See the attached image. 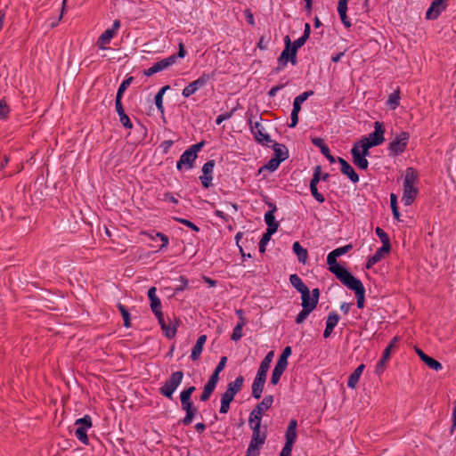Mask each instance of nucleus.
I'll use <instances>...</instances> for the list:
<instances>
[{
    "label": "nucleus",
    "mask_w": 456,
    "mask_h": 456,
    "mask_svg": "<svg viewBox=\"0 0 456 456\" xmlns=\"http://www.w3.org/2000/svg\"><path fill=\"white\" fill-rule=\"evenodd\" d=\"M418 175L413 167H408L405 170L403 180V194L402 201L405 206H410L414 201L419 193L418 188L415 186Z\"/></svg>",
    "instance_id": "obj_1"
},
{
    "label": "nucleus",
    "mask_w": 456,
    "mask_h": 456,
    "mask_svg": "<svg viewBox=\"0 0 456 456\" xmlns=\"http://www.w3.org/2000/svg\"><path fill=\"white\" fill-rule=\"evenodd\" d=\"M178 53L177 54H172L168 56L167 58H165L156 63H154L151 68L148 69H145L143 71V74L147 77H151L158 72H160L162 70H165L174 65L176 62L177 58H184L186 55V51L184 49V45L183 42H180L178 45Z\"/></svg>",
    "instance_id": "obj_2"
},
{
    "label": "nucleus",
    "mask_w": 456,
    "mask_h": 456,
    "mask_svg": "<svg viewBox=\"0 0 456 456\" xmlns=\"http://www.w3.org/2000/svg\"><path fill=\"white\" fill-rule=\"evenodd\" d=\"M183 379V372L177 370L173 372L170 377L159 387V393L168 399L173 398V395L176 388L180 386Z\"/></svg>",
    "instance_id": "obj_3"
},
{
    "label": "nucleus",
    "mask_w": 456,
    "mask_h": 456,
    "mask_svg": "<svg viewBox=\"0 0 456 456\" xmlns=\"http://www.w3.org/2000/svg\"><path fill=\"white\" fill-rule=\"evenodd\" d=\"M252 430L251 440L248 444L249 452L258 451L265 443L267 437L266 428H261L260 423H248Z\"/></svg>",
    "instance_id": "obj_4"
},
{
    "label": "nucleus",
    "mask_w": 456,
    "mask_h": 456,
    "mask_svg": "<svg viewBox=\"0 0 456 456\" xmlns=\"http://www.w3.org/2000/svg\"><path fill=\"white\" fill-rule=\"evenodd\" d=\"M215 76V73H206L203 72L200 77H199L196 80L191 82L188 86H186L182 92V95L184 98H188L193 94H195L198 90L204 87L208 82L212 79Z\"/></svg>",
    "instance_id": "obj_5"
},
{
    "label": "nucleus",
    "mask_w": 456,
    "mask_h": 456,
    "mask_svg": "<svg viewBox=\"0 0 456 456\" xmlns=\"http://www.w3.org/2000/svg\"><path fill=\"white\" fill-rule=\"evenodd\" d=\"M273 403V395H265L264 399L256 404L249 414L248 423H260L262 420L263 413L272 407Z\"/></svg>",
    "instance_id": "obj_6"
},
{
    "label": "nucleus",
    "mask_w": 456,
    "mask_h": 456,
    "mask_svg": "<svg viewBox=\"0 0 456 456\" xmlns=\"http://www.w3.org/2000/svg\"><path fill=\"white\" fill-rule=\"evenodd\" d=\"M410 134L407 132H401L395 139L389 143L388 150L393 156L402 154L408 144Z\"/></svg>",
    "instance_id": "obj_7"
},
{
    "label": "nucleus",
    "mask_w": 456,
    "mask_h": 456,
    "mask_svg": "<svg viewBox=\"0 0 456 456\" xmlns=\"http://www.w3.org/2000/svg\"><path fill=\"white\" fill-rule=\"evenodd\" d=\"M250 126V131L253 134L255 139L263 145H268L272 142L270 135L265 132V127L259 121L252 122L248 120Z\"/></svg>",
    "instance_id": "obj_8"
},
{
    "label": "nucleus",
    "mask_w": 456,
    "mask_h": 456,
    "mask_svg": "<svg viewBox=\"0 0 456 456\" xmlns=\"http://www.w3.org/2000/svg\"><path fill=\"white\" fill-rule=\"evenodd\" d=\"M329 270L346 287L358 280L338 263L332 267H329Z\"/></svg>",
    "instance_id": "obj_9"
},
{
    "label": "nucleus",
    "mask_w": 456,
    "mask_h": 456,
    "mask_svg": "<svg viewBox=\"0 0 456 456\" xmlns=\"http://www.w3.org/2000/svg\"><path fill=\"white\" fill-rule=\"evenodd\" d=\"M385 127L383 123L379 121H376L374 123V131L369 134L368 137H364L367 139L371 144L374 146L380 145L385 141Z\"/></svg>",
    "instance_id": "obj_10"
},
{
    "label": "nucleus",
    "mask_w": 456,
    "mask_h": 456,
    "mask_svg": "<svg viewBox=\"0 0 456 456\" xmlns=\"http://www.w3.org/2000/svg\"><path fill=\"white\" fill-rule=\"evenodd\" d=\"M119 28H120V20H115L112 27L110 28L106 29L100 36L98 42H97V44L99 45V48L105 49L104 45H107L110 42V40L118 33V30Z\"/></svg>",
    "instance_id": "obj_11"
},
{
    "label": "nucleus",
    "mask_w": 456,
    "mask_h": 456,
    "mask_svg": "<svg viewBox=\"0 0 456 456\" xmlns=\"http://www.w3.org/2000/svg\"><path fill=\"white\" fill-rule=\"evenodd\" d=\"M180 401H181L182 409L186 412L185 417L181 420V422L184 426H188L192 422L198 410L193 405V403L191 402V400H188V401L187 400H180Z\"/></svg>",
    "instance_id": "obj_12"
},
{
    "label": "nucleus",
    "mask_w": 456,
    "mask_h": 456,
    "mask_svg": "<svg viewBox=\"0 0 456 456\" xmlns=\"http://www.w3.org/2000/svg\"><path fill=\"white\" fill-rule=\"evenodd\" d=\"M215 167V160L211 159L206 162L202 167V175L200 177L202 186L209 188L213 180L212 173Z\"/></svg>",
    "instance_id": "obj_13"
},
{
    "label": "nucleus",
    "mask_w": 456,
    "mask_h": 456,
    "mask_svg": "<svg viewBox=\"0 0 456 456\" xmlns=\"http://www.w3.org/2000/svg\"><path fill=\"white\" fill-rule=\"evenodd\" d=\"M297 420L290 419V421L288 425L287 430H286V434H285L286 442H285L283 448L292 450L293 444L297 439Z\"/></svg>",
    "instance_id": "obj_14"
},
{
    "label": "nucleus",
    "mask_w": 456,
    "mask_h": 456,
    "mask_svg": "<svg viewBox=\"0 0 456 456\" xmlns=\"http://www.w3.org/2000/svg\"><path fill=\"white\" fill-rule=\"evenodd\" d=\"M446 0H433L426 12V18L428 20L436 19L446 8Z\"/></svg>",
    "instance_id": "obj_15"
},
{
    "label": "nucleus",
    "mask_w": 456,
    "mask_h": 456,
    "mask_svg": "<svg viewBox=\"0 0 456 456\" xmlns=\"http://www.w3.org/2000/svg\"><path fill=\"white\" fill-rule=\"evenodd\" d=\"M285 42V49L281 52L280 57L278 58V67L275 69V72L281 71L286 65L288 61H290V49H291V42L289 36H286L284 38Z\"/></svg>",
    "instance_id": "obj_16"
},
{
    "label": "nucleus",
    "mask_w": 456,
    "mask_h": 456,
    "mask_svg": "<svg viewBox=\"0 0 456 456\" xmlns=\"http://www.w3.org/2000/svg\"><path fill=\"white\" fill-rule=\"evenodd\" d=\"M197 159V155H194V151H191L189 149L186 150L180 157L177 161L176 167L178 170H182L183 166H185L187 169H191L193 164Z\"/></svg>",
    "instance_id": "obj_17"
},
{
    "label": "nucleus",
    "mask_w": 456,
    "mask_h": 456,
    "mask_svg": "<svg viewBox=\"0 0 456 456\" xmlns=\"http://www.w3.org/2000/svg\"><path fill=\"white\" fill-rule=\"evenodd\" d=\"M338 162L341 165L340 171L343 175H346L354 183L359 182V175L346 159L338 157Z\"/></svg>",
    "instance_id": "obj_18"
},
{
    "label": "nucleus",
    "mask_w": 456,
    "mask_h": 456,
    "mask_svg": "<svg viewBox=\"0 0 456 456\" xmlns=\"http://www.w3.org/2000/svg\"><path fill=\"white\" fill-rule=\"evenodd\" d=\"M347 288L354 291L355 297L357 299V307L363 308L365 289H364L362 281L358 279L355 281H354L352 284H350Z\"/></svg>",
    "instance_id": "obj_19"
},
{
    "label": "nucleus",
    "mask_w": 456,
    "mask_h": 456,
    "mask_svg": "<svg viewBox=\"0 0 456 456\" xmlns=\"http://www.w3.org/2000/svg\"><path fill=\"white\" fill-rule=\"evenodd\" d=\"M265 380H266L265 374L256 373V376L252 384V396L254 398L259 399L261 397L262 392L264 389V386L265 384Z\"/></svg>",
    "instance_id": "obj_20"
},
{
    "label": "nucleus",
    "mask_w": 456,
    "mask_h": 456,
    "mask_svg": "<svg viewBox=\"0 0 456 456\" xmlns=\"http://www.w3.org/2000/svg\"><path fill=\"white\" fill-rule=\"evenodd\" d=\"M354 164L360 169L365 170L369 167V161L366 157L360 154V150L356 146H353L351 150Z\"/></svg>",
    "instance_id": "obj_21"
},
{
    "label": "nucleus",
    "mask_w": 456,
    "mask_h": 456,
    "mask_svg": "<svg viewBox=\"0 0 456 456\" xmlns=\"http://www.w3.org/2000/svg\"><path fill=\"white\" fill-rule=\"evenodd\" d=\"M339 321V316L337 312L332 311L329 314L327 321H326V328L323 332V338H327L330 336L333 331V329L338 324Z\"/></svg>",
    "instance_id": "obj_22"
},
{
    "label": "nucleus",
    "mask_w": 456,
    "mask_h": 456,
    "mask_svg": "<svg viewBox=\"0 0 456 456\" xmlns=\"http://www.w3.org/2000/svg\"><path fill=\"white\" fill-rule=\"evenodd\" d=\"M418 355L420 359L432 370L436 371L441 370L443 369L442 364L436 361V359L427 355L422 350L416 349Z\"/></svg>",
    "instance_id": "obj_23"
},
{
    "label": "nucleus",
    "mask_w": 456,
    "mask_h": 456,
    "mask_svg": "<svg viewBox=\"0 0 456 456\" xmlns=\"http://www.w3.org/2000/svg\"><path fill=\"white\" fill-rule=\"evenodd\" d=\"M156 292L157 289L155 287H151L148 290V297L151 300V309L153 312V314L161 311V302L160 299L158 297Z\"/></svg>",
    "instance_id": "obj_24"
},
{
    "label": "nucleus",
    "mask_w": 456,
    "mask_h": 456,
    "mask_svg": "<svg viewBox=\"0 0 456 456\" xmlns=\"http://www.w3.org/2000/svg\"><path fill=\"white\" fill-rule=\"evenodd\" d=\"M276 209H277L276 206H273V209H270L265 215V222L267 224V229L266 230L273 229L271 231L272 233L276 232L277 230H278V227H279V223L275 221L274 215H273L274 212L276 211Z\"/></svg>",
    "instance_id": "obj_25"
},
{
    "label": "nucleus",
    "mask_w": 456,
    "mask_h": 456,
    "mask_svg": "<svg viewBox=\"0 0 456 456\" xmlns=\"http://www.w3.org/2000/svg\"><path fill=\"white\" fill-rule=\"evenodd\" d=\"M364 368H365L364 364H362V363L360 364L354 370V371L349 376L348 380H347L348 387L353 388V389L356 387Z\"/></svg>",
    "instance_id": "obj_26"
},
{
    "label": "nucleus",
    "mask_w": 456,
    "mask_h": 456,
    "mask_svg": "<svg viewBox=\"0 0 456 456\" xmlns=\"http://www.w3.org/2000/svg\"><path fill=\"white\" fill-rule=\"evenodd\" d=\"M306 41H307V39L302 36L299 38H297V40H295L293 42L292 45L290 46L291 47V49H290V62L293 65H295L297 63V52L298 48L302 47L305 44Z\"/></svg>",
    "instance_id": "obj_27"
},
{
    "label": "nucleus",
    "mask_w": 456,
    "mask_h": 456,
    "mask_svg": "<svg viewBox=\"0 0 456 456\" xmlns=\"http://www.w3.org/2000/svg\"><path fill=\"white\" fill-rule=\"evenodd\" d=\"M178 323V320L174 318L173 321H169V323H167V325L161 329L167 338H172L175 336Z\"/></svg>",
    "instance_id": "obj_28"
},
{
    "label": "nucleus",
    "mask_w": 456,
    "mask_h": 456,
    "mask_svg": "<svg viewBox=\"0 0 456 456\" xmlns=\"http://www.w3.org/2000/svg\"><path fill=\"white\" fill-rule=\"evenodd\" d=\"M289 281L291 285L301 294L309 289L297 274H291L289 276Z\"/></svg>",
    "instance_id": "obj_29"
},
{
    "label": "nucleus",
    "mask_w": 456,
    "mask_h": 456,
    "mask_svg": "<svg viewBox=\"0 0 456 456\" xmlns=\"http://www.w3.org/2000/svg\"><path fill=\"white\" fill-rule=\"evenodd\" d=\"M390 354H391V346H387L383 352L381 359L377 363L376 372L378 374L381 373L384 370L386 362L388 361V359L390 357Z\"/></svg>",
    "instance_id": "obj_30"
},
{
    "label": "nucleus",
    "mask_w": 456,
    "mask_h": 456,
    "mask_svg": "<svg viewBox=\"0 0 456 456\" xmlns=\"http://www.w3.org/2000/svg\"><path fill=\"white\" fill-rule=\"evenodd\" d=\"M293 251L297 255V259L300 263L305 264L307 259V250L304 248L298 241L294 242Z\"/></svg>",
    "instance_id": "obj_31"
},
{
    "label": "nucleus",
    "mask_w": 456,
    "mask_h": 456,
    "mask_svg": "<svg viewBox=\"0 0 456 456\" xmlns=\"http://www.w3.org/2000/svg\"><path fill=\"white\" fill-rule=\"evenodd\" d=\"M354 146H356L357 149L360 150V154L363 155L365 157L370 155L369 150L371 147H374L373 144H371L367 139L362 138L360 141L354 143Z\"/></svg>",
    "instance_id": "obj_32"
},
{
    "label": "nucleus",
    "mask_w": 456,
    "mask_h": 456,
    "mask_svg": "<svg viewBox=\"0 0 456 456\" xmlns=\"http://www.w3.org/2000/svg\"><path fill=\"white\" fill-rule=\"evenodd\" d=\"M273 354H274L273 351H271L265 355V357L261 362L260 366L258 368V370H257L258 374H265V376L267 375V371L270 368V363L273 360Z\"/></svg>",
    "instance_id": "obj_33"
},
{
    "label": "nucleus",
    "mask_w": 456,
    "mask_h": 456,
    "mask_svg": "<svg viewBox=\"0 0 456 456\" xmlns=\"http://www.w3.org/2000/svg\"><path fill=\"white\" fill-rule=\"evenodd\" d=\"M273 148L275 155L274 159H281L282 162L288 158V150L283 144L275 142Z\"/></svg>",
    "instance_id": "obj_34"
},
{
    "label": "nucleus",
    "mask_w": 456,
    "mask_h": 456,
    "mask_svg": "<svg viewBox=\"0 0 456 456\" xmlns=\"http://www.w3.org/2000/svg\"><path fill=\"white\" fill-rule=\"evenodd\" d=\"M301 299H302L301 305H302L303 308H308V309H312V310L315 309L317 305H316V302L314 303V301L311 298L309 289H307L305 292L301 294Z\"/></svg>",
    "instance_id": "obj_35"
},
{
    "label": "nucleus",
    "mask_w": 456,
    "mask_h": 456,
    "mask_svg": "<svg viewBox=\"0 0 456 456\" xmlns=\"http://www.w3.org/2000/svg\"><path fill=\"white\" fill-rule=\"evenodd\" d=\"M314 94V91H306L294 99L293 107L301 110V104Z\"/></svg>",
    "instance_id": "obj_36"
},
{
    "label": "nucleus",
    "mask_w": 456,
    "mask_h": 456,
    "mask_svg": "<svg viewBox=\"0 0 456 456\" xmlns=\"http://www.w3.org/2000/svg\"><path fill=\"white\" fill-rule=\"evenodd\" d=\"M246 324H247V322H243V321L239 322L237 323V325L234 327L233 331L231 336L232 340L238 341L242 338V336H243L242 330Z\"/></svg>",
    "instance_id": "obj_37"
},
{
    "label": "nucleus",
    "mask_w": 456,
    "mask_h": 456,
    "mask_svg": "<svg viewBox=\"0 0 456 456\" xmlns=\"http://www.w3.org/2000/svg\"><path fill=\"white\" fill-rule=\"evenodd\" d=\"M387 104L392 110H395L400 104V91L396 90L392 93L387 100Z\"/></svg>",
    "instance_id": "obj_38"
},
{
    "label": "nucleus",
    "mask_w": 456,
    "mask_h": 456,
    "mask_svg": "<svg viewBox=\"0 0 456 456\" xmlns=\"http://www.w3.org/2000/svg\"><path fill=\"white\" fill-rule=\"evenodd\" d=\"M86 430L84 428L77 427L75 430V436L76 437L85 445H87L89 444V439L86 435Z\"/></svg>",
    "instance_id": "obj_39"
},
{
    "label": "nucleus",
    "mask_w": 456,
    "mask_h": 456,
    "mask_svg": "<svg viewBox=\"0 0 456 456\" xmlns=\"http://www.w3.org/2000/svg\"><path fill=\"white\" fill-rule=\"evenodd\" d=\"M244 382V378L242 376H238L234 381L229 382L227 387L232 388L236 394L240 392L242 388Z\"/></svg>",
    "instance_id": "obj_40"
},
{
    "label": "nucleus",
    "mask_w": 456,
    "mask_h": 456,
    "mask_svg": "<svg viewBox=\"0 0 456 456\" xmlns=\"http://www.w3.org/2000/svg\"><path fill=\"white\" fill-rule=\"evenodd\" d=\"M118 308L123 317L124 326L126 328H129L131 326V323H130V314H129L128 310L126 308L125 305H123L120 303L118 304Z\"/></svg>",
    "instance_id": "obj_41"
},
{
    "label": "nucleus",
    "mask_w": 456,
    "mask_h": 456,
    "mask_svg": "<svg viewBox=\"0 0 456 456\" xmlns=\"http://www.w3.org/2000/svg\"><path fill=\"white\" fill-rule=\"evenodd\" d=\"M271 230H266V232L263 234L262 239L259 241V251L264 253L265 251L266 244L271 240V237L273 233H272Z\"/></svg>",
    "instance_id": "obj_42"
},
{
    "label": "nucleus",
    "mask_w": 456,
    "mask_h": 456,
    "mask_svg": "<svg viewBox=\"0 0 456 456\" xmlns=\"http://www.w3.org/2000/svg\"><path fill=\"white\" fill-rule=\"evenodd\" d=\"M75 426L88 429L92 427V419L89 415H85L75 421Z\"/></svg>",
    "instance_id": "obj_43"
},
{
    "label": "nucleus",
    "mask_w": 456,
    "mask_h": 456,
    "mask_svg": "<svg viewBox=\"0 0 456 456\" xmlns=\"http://www.w3.org/2000/svg\"><path fill=\"white\" fill-rule=\"evenodd\" d=\"M281 163V159L273 158L267 162L266 165L262 167L259 171L261 172L263 169H266L269 170L270 172H273L278 168Z\"/></svg>",
    "instance_id": "obj_44"
},
{
    "label": "nucleus",
    "mask_w": 456,
    "mask_h": 456,
    "mask_svg": "<svg viewBox=\"0 0 456 456\" xmlns=\"http://www.w3.org/2000/svg\"><path fill=\"white\" fill-rule=\"evenodd\" d=\"M391 250V245H382L373 255L372 256L379 262L385 254H387Z\"/></svg>",
    "instance_id": "obj_45"
},
{
    "label": "nucleus",
    "mask_w": 456,
    "mask_h": 456,
    "mask_svg": "<svg viewBox=\"0 0 456 456\" xmlns=\"http://www.w3.org/2000/svg\"><path fill=\"white\" fill-rule=\"evenodd\" d=\"M215 389H216L215 386L207 383L204 386L203 392H202V394L200 395V400L202 402L208 401L209 399V397L211 396V395H212V393L214 392Z\"/></svg>",
    "instance_id": "obj_46"
},
{
    "label": "nucleus",
    "mask_w": 456,
    "mask_h": 456,
    "mask_svg": "<svg viewBox=\"0 0 456 456\" xmlns=\"http://www.w3.org/2000/svg\"><path fill=\"white\" fill-rule=\"evenodd\" d=\"M133 77H127L126 79H125L121 85L119 86L118 89V92H117V95H116V98H121L123 97V94L124 92L127 89V87L131 85L132 81H133Z\"/></svg>",
    "instance_id": "obj_47"
},
{
    "label": "nucleus",
    "mask_w": 456,
    "mask_h": 456,
    "mask_svg": "<svg viewBox=\"0 0 456 456\" xmlns=\"http://www.w3.org/2000/svg\"><path fill=\"white\" fill-rule=\"evenodd\" d=\"M148 236L152 240H155L156 238H159L162 244L159 248V249H162L164 248H167L168 246V242H169V240H168V237L167 235H165L164 233L162 232H156L154 235L153 234H148Z\"/></svg>",
    "instance_id": "obj_48"
},
{
    "label": "nucleus",
    "mask_w": 456,
    "mask_h": 456,
    "mask_svg": "<svg viewBox=\"0 0 456 456\" xmlns=\"http://www.w3.org/2000/svg\"><path fill=\"white\" fill-rule=\"evenodd\" d=\"M284 371H285V370L274 366V368L273 370V373H272L271 384L273 386L277 385Z\"/></svg>",
    "instance_id": "obj_49"
},
{
    "label": "nucleus",
    "mask_w": 456,
    "mask_h": 456,
    "mask_svg": "<svg viewBox=\"0 0 456 456\" xmlns=\"http://www.w3.org/2000/svg\"><path fill=\"white\" fill-rule=\"evenodd\" d=\"M375 232L378 235V237L380 239L382 245H391L390 239H389L387 233L383 229H381L380 227H377L375 229Z\"/></svg>",
    "instance_id": "obj_50"
},
{
    "label": "nucleus",
    "mask_w": 456,
    "mask_h": 456,
    "mask_svg": "<svg viewBox=\"0 0 456 456\" xmlns=\"http://www.w3.org/2000/svg\"><path fill=\"white\" fill-rule=\"evenodd\" d=\"M321 166H316L314 169L313 178L310 181L309 186H317L318 183L321 181Z\"/></svg>",
    "instance_id": "obj_51"
},
{
    "label": "nucleus",
    "mask_w": 456,
    "mask_h": 456,
    "mask_svg": "<svg viewBox=\"0 0 456 456\" xmlns=\"http://www.w3.org/2000/svg\"><path fill=\"white\" fill-rule=\"evenodd\" d=\"M314 310L308 309V308H303L301 312L297 314L296 317V322L297 324H300L305 322V320L308 317L310 313H312Z\"/></svg>",
    "instance_id": "obj_52"
},
{
    "label": "nucleus",
    "mask_w": 456,
    "mask_h": 456,
    "mask_svg": "<svg viewBox=\"0 0 456 456\" xmlns=\"http://www.w3.org/2000/svg\"><path fill=\"white\" fill-rule=\"evenodd\" d=\"M178 281L180 284L174 289L175 294H177L178 292L184 290L188 286V279L185 276L181 275Z\"/></svg>",
    "instance_id": "obj_53"
},
{
    "label": "nucleus",
    "mask_w": 456,
    "mask_h": 456,
    "mask_svg": "<svg viewBox=\"0 0 456 456\" xmlns=\"http://www.w3.org/2000/svg\"><path fill=\"white\" fill-rule=\"evenodd\" d=\"M353 248V246L351 244H347L343 247H339L334 250L331 251V253L335 254L337 257L341 256L342 255L346 254Z\"/></svg>",
    "instance_id": "obj_54"
},
{
    "label": "nucleus",
    "mask_w": 456,
    "mask_h": 456,
    "mask_svg": "<svg viewBox=\"0 0 456 456\" xmlns=\"http://www.w3.org/2000/svg\"><path fill=\"white\" fill-rule=\"evenodd\" d=\"M202 350H203V346L196 343L191 350V360L197 361L200 357Z\"/></svg>",
    "instance_id": "obj_55"
},
{
    "label": "nucleus",
    "mask_w": 456,
    "mask_h": 456,
    "mask_svg": "<svg viewBox=\"0 0 456 456\" xmlns=\"http://www.w3.org/2000/svg\"><path fill=\"white\" fill-rule=\"evenodd\" d=\"M10 109L4 100H0V120L5 119Z\"/></svg>",
    "instance_id": "obj_56"
},
{
    "label": "nucleus",
    "mask_w": 456,
    "mask_h": 456,
    "mask_svg": "<svg viewBox=\"0 0 456 456\" xmlns=\"http://www.w3.org/2000/svg\"><path fill=\"white\" fill-rule=\"evenodd\" d=\"M118 117H119V121L123 125L124 127H126L127 129L133 128V124L126 113L119 114Z\"/></svg>",
    "instance_id": "obj_57"
},
{
    "label": "nucleus",
    "mask_w": 456,
    "mask_h": 456,
    "mask_svg": "<svg viewBox=\"0 0 456 456\" xmlns=\"http://www.w3.org/2000/svg\"><path fill=\"white\" fill-rule=\"evenodd\" d=\"M310 191L313 197L320 203H323L325 201L324 196L318 191L317 186H310Z\"/></svg>",
    "instance_id": "obj_58"
},
{
    "label": "nucleus",
    "mask_w": 456,
    "mask_h": 456,
    "mask_svg": "<svg viewBox=\"0 0 456 456\" xmlns=\"http://www.w3.org/2000/svg\"><path fill=\"white\" fill-rule=\"evenodd\" d=\"M301 110L296 109L293 107L291 111V123L289 124V127H295L298 123V113Z\"/></svg>",
    "instance_id": "obj_59"
},
{
    "label": "nucleus",
    "mask_w": 456,
    "mask_h": 456,
    "mask_svg": "<svg viewBox=\"0 0 456 456\" xmlns=\"http://www.w3.org/2000/svg\"><path fill=\"white\" fill-rule=\"evenodd\" d=\"M175 220L177 222H179L180 224H183L185 226L191 228V230H193L195 232H199V230H200L199 227L195 224L191 222L190 220L183 219V218H175Z\"/></svg>",
    "instance_id": "obj_60"
},
{
    "label": "nucleus",
    "mask_w": 456,
    "mask_h": 456,
    "mask_svg": "<svg viewBox=\"0 0 456 456\" xmlns=\"http://www.w3.org/2000/svg\"><path fill=\"white\" fill-rule=\"evenodd\" d=\"M232 115H233V110H231L229 112H225L224 114L217 116V118L216 119V125L222 124L223 121L231 118L232 117Z\"/></svg>",
    "instance_id": "obj_61"
},
{
    "label": "nucleus",
    "mask_w": 456,
    "mask_h": 456,
    "mask_svg": "<svg viewBox=\"0 0 456 456\" xmlns=\"http://www.w3.org/2000/svg\"><path fill=\"white\" fill-rule=\"evenodd\" d=\"M321 152L327 158V159L330 162V163H335L336 161H338V159H335V157H333L330 152V149L329 147L326 145L325 147H322V151Z\"/></svg>",
    "instance_id": "obj_62"
},
{
    "label": "nucleus",
    "mask_w": 456,
    "mask_h": 456,
    "mask_svg": "<svg viewBox=\"0 0 456 456\" xmlns=\"http://www.w3.org/2000/svg\"><path fill=\"white\" fill-rule=\"evenodd\" d=\"M155 104L159 110L163 112L164 107H163V94L157 93L155 95Z\"/></svg>",
    "instance_id": "obj_63"
},
{
    "label": "nucleus",
    "mask_w": 456,
    "mask_h": 456,
    "mask_svg": "<svg viewBox=\"0 0 456 456\" xmlns=\"http://www.w3.org/2000/svg\"><path fill=\"white\" fill-rule=\"evenodd\" d=\"M219 373H220L219 371L215 370L214 372L209 377V379L207 383L216 387V384L219 380Z\"/></svg>",
    "instance_id": "obj_64"
}]
</instances>
